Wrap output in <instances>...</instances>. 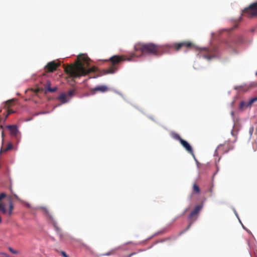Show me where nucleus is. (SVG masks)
<instances>
[{
    "label": "nucleus",
    "mask_w": 257,
    "mask_h": 257,
    "mask_svg": "<svg viewBox=\"0 0 257 257\" xmlns=\"http://www.w3.org/2000/svg\"><path fill=\"white\" fill-rule=\"evenodd\" d=\"M8 249L13 254H17L19 253V251L17 250H16L15 249H14L11 246H9L8 247Z\"/></svg>",
    "instance_id": "24"
},
{
    "label": "nucleus",
    "mask_w": 257,
    "mask_h": 257,
    "mask_svg": "<svg viewBox=\"0 0 257 257\" xmlns=\"http://www.w3.org/2000/svg\"><path fill=\"white\" fill-rule=\"evenodd\" d=\"M75 89H72V90H69L68 92V93L66 94L67 96L71 97L72 96H73L75 93Z\"/></svg>",
    "instance_id": "28"
},
{
    "label": "nucleus",
    "mask_w": 257,
    "mask_h": 257,
    "mask_svg": "<svg viewBox=\"0 0 257 257\" xmlns=\"http://www.w3.org/2000/svg\"><path fill=\"white\" fill-rule=\"evenodd\" d=\"M77 61L75 64H71L65 68V72L73 79L85 76L90 72H94L97 68L92 67L87 69L85 67V62L88 63L89 58L84 55H79Z\"/></svg>",
    "instance_id": "2"
},
{
    "label": "nucleus",
    "mask_w": 257,
    "mask_h": 257,
    "mask_svg": "<svg viewBox=\"0 0 257 257\" xmlns=\"http://www.w3.org/2000/svg\"><path fill=\"white\" fill-rule=\"evenodd\" d=\"M40 209H46L45 207H41Z\"/></svg>",
    "instance_id": "46"
},
{
    "label": "nucleus",
    "mask_w": 257,
    "mask_h": 257,
    "mask_svg": "<svg viewBox=\"0 0 257 257\" xmlns=\"http://www.w3.org/2000/svg\"><path fill=\"white\" fill-rule=\"evenodd\" d=\"M193 46V44L192 43L188 41H184L179 43H176L172 46V47L174 48L176 50L178 51L183 47L190 48L192 47Z\"/></svg>",
    "instance_id": "10"
},
{
    "label": "nucleus",
    "mask_w": 257,
    "mask_h": 257,
    "mask_svg": "<svg viewBox=\"0 0 257 257\" xmlns=\"http://www.w3.org/2000/svg\"><path fill=\"white\" fill-rule=\"evenodd\" d=\"M199 55L200 57H202L208 60H211L212 58H216L219 56V52L215 47H212L210 48H202L200 49Z\"/></svg>",
    "instance_id": "5"
},
{
    "label": "nucleus",
    "mask_w": 257,
    "mask_h": 257,
    "mask_svg": "<svg viewBox=\"0 0 257 257\" xmlns=\"http://www.w3.org/2000/svg\"><path fill=\"white\" fill-rule=\"evenodd\" d=\"M234 146L228 142H225L223 145L219 146L217 149V151L223 154L227 153L230 150H233Z\"/></svg>",
    "instance_id": "8"
},
{
    "label": "nucleus",
    "mask_w": 257,
    "mask_h": 257,
    "mask_svg": "<svg viewBox=\"0 0 257 257\" xmlns=\"http://www.w3.org/2000/svg\"><path fill=\"white\" fill-rule=\"evenodd\" d=\"M256 101H257V96L251 98L247 102H246L244 101H242L240 103L239 108L240 109H243L244 108H247V107L251 106L252 104Z\"/></svg>",
    "instance_id": "11"
},
{
    "label": "nucleus",
    "mask_w": 257,
    "mask_h": 257,
    "mask_svg": "<svg viewBox=\"0 0 257 257\" xmlns=\"http://www.w3.org/2000/svg\"><path fill=\"white\" fill-rule=\"evenodd\" d=\"M172 137L175 139V140H178L180 143L181 142V140H183L181 137L180 136H179V134H177V133H174L172 134Z\"/></svg>",
    "instance_id": "23"
},
{
    "label": "nucleus",
    "mask_w": 257,
    "mask_h": 257,
    "mask_svg": "<svg viewBox=\"0 0 257 257\" xmlns=\"http://www.w3.org/2000/svg\"><path fill=\"white\" fill-rule=\"evenodd\" d=\"M202 207V206L201 205H198V206H196L194 209H201Z\"/></svg>",
    "instance_id": "37"
},
{
    "label": "nucleus",
    "mask_w": 257,
    "mask_h": 257,
    "mask_svg": "<svg viewBox=\"0 0 257 257\" xmlns=\"http://www.w3.org/2000/svg\"><path fill=\"white\" fill-rule=\"evenodd\" d=\"M201 210H191V211L187 215V219L188 221L187 226L179 232L178 236L182 235L190 228L193 223L197 220Z\"/></svg>",
    "instance_id": "3"
},
{
    "label": "nucleus",
    "mask_w": 257,
    "mask_h": 257,
    "mask_svg": "<svg viewBox=\"0 0 257 257\" xmlns=\"http://www.w3.org/2000/svg\"><path fill=\"white\" fill-rule=\"evenodd\" d=\"M248 245L250 249H254L255 247L254 242H252L250 240L248 241Z\"/></svg>",
    "instance_id": "26"
},
{
    "label": "nucleus",
    "mask_w": 257,
    "mask_h": 257,
    "mask_svg": "<svg viewBox=\"0 0 257 257\" xmlns=\"http://www.w3.org/2000/svg\"><path fill=\"white\" fill-rule=\"evenodd\" d=\"M24 204H25L24 207H27V208H31L32 207L31 205L28 203L25 202Z\"/></svg>",
    "instance_id": "32"
},
{
    "label": "nucleus",
    "mask_w": 257,
    "mask_h": 257,
    "mask_svg": "<svg viewBox=\"0 0 257 257\" xmlns=\"http://www.w3.org/2000/svg\"><path fill=\"white\" fill-rule=\"evenodd\" d=\"M60 65V63L56 62L54 61L49 62L45 67V70L47 72H53L56 70Z\"/></svg>",
    "instance_id": "9"
},
{
    "label": "nucleus",
    "mask_w": 257,
    "mask_h": 257,
    "mask_svg": "<svg viewBox=\"0 0 257 257\" xmlns=\"http://www.w3.org/2000/svg\"><path fill=\"white\" fill-rule=\"evenodd\" d=\"M161 243V242H160V240H158L156 241L155 242H154V243L152 245H151L150 246H149V247L148 248V249H151V248H152V247H153V246L154 245H156V244H158V243Z\"/></svg>",
    "instance_id": "31"
},
{
    "label": "nucleus",
    "mask_w": 257,
    "mask_h": 257,
    "mask_svg": "<svg viewBox=\"0 0 257 257\" xmlns=\"http://www.w3.org/2000/svg\"><path fill=\"white\" fill-rule=\"evenodd\" d=\"M177 237L178 236H170V237H166L165 238H163V239H160V242L161 243H163V242H164L167 240H169L170 239H171L172 238H173L174 240H176L177 238Z\"/></svg>",
    "instance_id": "22"
},
{
    "label": "nucleus",
    "mask_w": 257,
    "mask_h": 257,
    "mask_svg": "<svg viewBox=\"0 0 257 257\" xmlns=\"http://www.w3.org/2000/svg\"><path fill=\"white\" fill-rule=\"evenodd\" d=\"M238 219V221H239V223H240L241 225H242V224H243L242 223V222H241V220H240V218H239V219Z\"/></svg>",
    "instance_id": "42"
},
{
    "label": "nucleus",
    "mask_w": 257,
    "mask_h": 257,
    "mask_svg": "<svg viewBox=\"0 0 257 257\" xmlns=\"http://www.w3.org/2000/svg\"><path fill=\"white\" fill-rule=\"evenodd\" d=\"M14 210H0L3 214L8 216H11L14 213Z\"/></svg>",
    "instance_id": "17"
},
{
    "label": "nucleus",
    "mask_w": 257,
    "mask_h": 257,
    "mask_svg": "<svg viewBox=\"0 0 257 257\" xmlns=\"http://www.w3.org/2000/svg\"><path fill=\"white\" fill-rule=\"evenodd\" d=\"M13 206L12 205H10L9 209H13Z\"/></svg>",
    "instance_id": "41"
},
{
    "label": "nucleus",
    "mask_w": 257,
    "mask_h": 257,
    "mask_svg": "<svg viewBox=\"0 0 257 257\" xmlns=\"http://www.w3.org/2000/svg\"><path fill=\"white\" fill-rule=\"evenodd\" d=\"M146 250V249H139V252H142V251H145Z\"/></svg>",
    "instance_id": "40"
},
{
    "label": "nucleus",
    "mask_w": 257,
    "mask_h": 257,
    "mask_svg": "<svg viewBox=\"0 0 257 257\" xmlns=\"http://www.w3.org/2000/svg\"><path fill=\"white\" fill-rule=\"evenodd\" d=\"M46 88L48 91L51 92H55L57 89V88L56 87L51 88L50 87V82L49 81L47 82Z\"/></svg>",
    "instance_id": "16"
},
{
    "label": "nucleus",
    "mask_w": 257,
    "mask_h": 257,
    "mask_svg": "<svg viewBox=\"0 0 257 257\" xmlns=\"http://www.w3.org/2000/svg\"><path fill=\"white\" fill-rule=\"evenodd\" d=\"M8 128L9 129L11 134L12 136L17 137L18 136V134H19V132L18 130V127L15 125H8Z\"/></svg>",
    "instance_id": "13"
},
{
    "label": "nucleus",
    "mask_w": 257,
    "mask_h": 257,
    "mask_svg": "<svg viewBox=\"0 0 257 257\" xmlns=\"http://www.w3.org/2000/svg\"><path fill=\"white\" fill-rule=\"evenodd\" d=\"M51 238H52V239L53 240H54V241L55 240V238H54V237H51Z\"/></svg>",
    "instance_id": "45"
},
{
    "label": "nucleus",
    "mask_w": 257,
    "mask_h": 257,
    "mask_svg": "<svg viewBox=\"0 0 257 257\" xmlns=\"http://www.w3.org/2000/svg\"><path fill=\"white\" fill-rule=\"evenodd\" d=\"M156 235H154V233L150 236V237H149L148 238H147L146 239H145L143 241H140L138 243H134L135 245H137V244H141V243H146L147 241H148L149 240H150V239H151L152 238H153L154 237L156 236Z\"/></svg>",
    "instance_id": "21"
},
{
    "label": "nucleus",
    "mask_w": 257,
    "mask_h": 257,
    "mask_svg": "<svg viewBox=\"0 0 257 257\" xmlns=\"http://www.w3.org/2000/svg\"><path fill=\"white\" fill-rule=\"evenodd\" d=\"M43 214L46 217L47 221L51 223L57 234L59 235L60 240H63V235L61 229L57 225V222L49 212V210H43Z\"/></svg>",
    "instance_id": "4"
},
{
    "label": "nucleus",
    "mask_w": 257,
    "mask_h": 257,
    "mask_svg": "<svg viewBox=\"0 0 257 257\" xmlns=\"http://www.w3.org/2000/svg\"><path fill=\"white\" fill-rule=\"evenodd\" d=\"M14 99L8 100L6 102V106L9 107L11 106Z\"/></svg>",
    "instance_id": "27"
},
{
    "label": "nucleus",
    "mask_w": 257,
    "mask_h": 257,
    "mask_svg": "<svg viewBox=\"0 0 257 257\" xmlns=\"http://www.w3.org/2000/svg\"><path fill=\"white\" fill-rule=\"evenodd\" d=\"M254 252L255 257H257V250H254Z\"/></svg>",
    "instance_id": "38"
},
{
    "label": "nucleus",
    "mask_w": 257,
    "mask_h": 257,
    "mask_svg": "<svg viewBox=\"0 0 257 257\" xmlns=\"http://www.w3.org/2000/svg\"><path fill=\"white\" fill-rule=\"evenodd\" d=\"M61 255L63 257H69V255L66 253V252L63 250L61 251Z\"/></svg>",
    "instance_id": "30"
},
{
    "label": "nucleus",
    "mask_w": 257,
    "mask_h": 257,
    "mask_svg": "<svg viewBox=\"0 0 257 257\" xmlns=\"http://www.w3.org/2000/svg\"><path fill=\"white\" fill-rule=\"evenodd\" d=\"M242 15L248 18L257 17V2L253 3L245 8L242 11Z\"/></svg>",
    "instance_id": "6"
},
{
    "label": "nucleus",
    "mask_w": 257,
    "mask_h": 257,
    "mask_svg": "<svg viewBox=\"0 0 257 257\" xmlns=\"http://www.w3.org/2000/svg\"><path fill=\"white\" fill-rule=\"evenodd\" d=\"M233 210V212L235 214V216H236V217L237 218V219H239V215L237 213V212H236V210Z\"/></svg>",
    "instance_id": "34"
},
{
    "label": "nucleus",
    "mask_w": 257,
    "mask_h": 257,
    "mask_svg": "<svg viewBox=\"0 0 257 257\" xmlns=\"http://www.w3.org/2000/svg\"><path fill=\"white\" fill-rule=\"evenodd\" d=\"M13 148V145L12 144L10 143L8 144L7 147L5 149L3 148H1L0 150V154H2L3 152H6L10 150H11Z\"/></svg>",
    "instance_id": "20"
},
{
    "label": "nucleus",
    "mask_w": 257,
    "mask_h": 257,
    "mask_svg": "<svg viewBox=\"0 0 257 257\" xmlns=\"http://www.w3.org/2000/svg\"><path fill=\"white\" fill-rule=\"evenodd\" d=\"M242 227L243 228V229H244L248 234L251 235L252 238L254 240L255 238H254V236L253 235V234H252L251 232L248 229H247L246 227H245L243 225V224H242Z\"/></svg>",
    "instance_id": "25"
},
{
    "label": "nucleus",
    "mask_w": 257,
    "mask_h": 257,
    "mask_svg": "<svg viewBox=\"0 0 257 257\" xmlns=\"http://www.w3.org/2000/svg\"><path fill=\"white\" fill-rule=\"evenodd\" d=\"M67 95L65 93H61L58 97L59 100H60L62 103H65L68 102L67 99Z\"/></svg>",
    "instance_id": "15"
},
{
    "label": "nucleus",
    "mask_w": 257,
    "mask_h": 257,
    "mask_svg": "<svg viewBox=\"0 0 257 257\" xmlns=\"http://www.w3.org/2000/svg\"><path fill=\"white\" fill-rule=\"evenodd\" d=\"M188 210H184V211L182 213H181L179 215L176 216V217H175L173 219L172 222L169 223V224H168L166 226L163 227L161 229H160V230H158V231L154 233V235H156L157 236V235H160V234H163L168 232L171 229V227H172V226L173 225V222L175 221L178 218H179L180 217H184L185 215L186 211H188Z\"/></svg>",
    "instance_id": "7"
},
{
    "label": "nucleus",
    "mask_w": 257,
    "mask_h": 257,
    "mask_svg": "<svg viewBox=\"0 0 257 257\" xmlns=\"http://www.w3.org/2000/svg\"><path fill=\"white\" fill-rule=\"evenodd\" d=\"M168 49L167 46L158 45L152 43H138L134 46L135 52L132 53L128 57L124 55H114L111 57L109 61L111 63L109 67L104 70L105 74H112L117 70V65L123 61H131L134 57H141L146 55L160 56Z\"/></svg>",
    "instance_id": "1"
},
{
    "label": "nucleus",
    "mask_w": 257,
    "mask_h": 257,
    "mask_svg": "<svg viewBox=\"0 0 257 257\" xmlns=\"http://www.w3.org/2000/svg\"><path fill=\"white\" fill-rule=\"evenodd\" d=\"M126 243H133V242L132 241H129L128 242H127Z\"/></svg>",
    "instance_id": "43"
},
{
    "label": "nucleus",
    "mask_w": 257,
    "mask_h": 257,
    "mask_svg": "<svg viewBox=\"0 0 257 257\" xmlns=\"http://www.w3.org/2000/svg\"><path fill=\"white\" fill-rule=\"evenodd\" d=\"M180 143L188 152H189V153L192 154L193 156H194L193 149H192L191 146L190 145V144L187 141H186L183 139V140H181Z\"/></svg>",
    "instance_id": "12"
},
{
    "label": "nucleus",
    "mask_w": 257,
    "mask_h": 257,
    "mask_svg": "<svg viewBox=\"0 0 257 257\" xmlns=\"http://www.w3.org/2000/svg\"><path fill=\"white\" fill-rule=\"evenodd\" d=\"M6 197V194L2 193L0 194V209H5V206L2 202V200Z\"/></svg>",
    "instance_id": "18"
},
{
    "label": "nucleus",
    "mask_w": 257,
    "mask_h": 257,
    "mask_svg": "<svg viewBox=\"0 0 257 257\" xmlns=\"http://www.w3.org/2000/svg\"><path fill=\"white\" fill-rule=\"evenodd\" d=\"M249 254H250V257H252L251 254V253H250V252H249Z\"/></svg>",
    "instance_id": "49"
},
{
    "label": "nucleus",
    "mask_w": 257,
    "mask_h": 257,
    "mask_svg": "<svg viewBox=\"0 0 257 257\" xmlns=\"http://www.w3.org/2000/svg\"><path fill=\"white\" fill-rule=\"evenodd\" d=\"M112 254V251H108V252H106V253L104 254V255L108 256Z\"/></svg>",
    "instance_id": "36"
},
{
    "label": "nucleus",
    "mask_w": 257,
    "mask_h": 257,
    "mask_svg": "<svg viewBox=\"0 0 257 257\" xmlns=\"http://www.w3.org/2000/svg\"><path fill=\"white\" fill-rule=\"evenodd\" d=\"M231 115H233V114H234V112H233V111H232V112H231Z\"/></svg>",
    "instance_id": "44"
},
{
    "label": "nucleus",
    "mask_w": 257,
    "mask_h": 257,
    "mask_svg": "<svg viewBox=\"0 0 257 257\" xmlns=\"http://www.w3.org/2000/svg\"><path fill=\"white\" fill-rule=\"evenodd\" d=\"M15 112V111L12 109H8L7 113L5 115V119H6L10 114L14 113Z\"/></svg>",
    "instance_id": "29"
},
{
    "label": "nucleus",
    "mask_w": 257,
    "mask_h": 257,
    "mask_svg": "<svg viewBox=\"0 0 257 257\" xmlns=\"http://www.w3.org/2000/svg\"><path fill=\"white\" fill-rule=\"evenodd\" d=\"M122 247H123V246H118V248H122Z\"/></svg>",
    "instance_id": "48"
},
{
    "label": "nucleus",
    "mask_w": 257,
    "mask_h": 257,
    "mask_svg": "<svg viewBox=\"0 0 257 257\" xmlns=\"http://www.w3.org/2000/svg\"><path fill=\"white\" fill-rule=\"evenodd\" d=\"M192 189L194 193L198 194L200 192L199 187L196 183L193 184Z\"/></svg>",
    "instance_id": "19"
},
{
    "label": "nucleus",
    "mask_w": 257,
    "mask_h": 257,
    "mask_svg": "<svg viewBox=\"0 0 257 257\" xmlns=\"http://www.w3.org/2000/svg\"><path fill=\"white\" fill-rule=\"evenodd\" d=\"M14 196L16 199H17L18 200H20L19 198L16 195L14 194Z\"/></svg>",
    "instance_id": "39"
},
{
    "label": "nucleus",
    "mask_w": 257,
    "mask_h": 257,
    "mask_svg": "<svg viewBox=\"0 0 257 257\" xmlns=\"http://www.w3.org/2000/svg\"><path fill=\"white\" fill-rule=\"evenodd\" d=\"M0 254L2 255H4L5 257L9 256V254L7 252H3V251L0 252Z\"/></svg>",
    "instance_id": "33"
},
{
    "label": "nucleus",
    "mask_w": 257,
    "mask_h": 257,
    "mask_svg": "<svg viewBox=\"0 0 257 257\" xmlns=\"http://www.w3.org/2000/svg\"><path fill=\"white\" fill-rule=\"evenodd\" d=\"M43 113H45V112H42L40 113V114H43Z\"/></svg>",
    "instance_id": "47"
},
{
    "label": "nucleus",
    "mask_w": 257,
    "mask_h": 257,
    "mask_svg": "<svg viewBox=\"0 0 257 257\" xmlns=\"http://www.w3.org/2000/svg\"><path fill=\"white\" fill-rule=\"evenodd\" d=\"M136 254V252H132L128 255H127L126 256V257H132L133 255Z\"/></svg>",
    "instance_id": "35"
},
{
    "label": "nucleus",
    "mask_w": 257,
    "mask_h": 257,
    "mask_svg": "<svg viewBox=\"0 0 257 257\" xmlns=\"http://www.w3.org/2000/svg\"><path fill=\"white\" fill-rule=\"evenodd\" d=\"M92 91L95 92L96 91H100L104 92L108 90V88L105 85H99L92 89Z\"/></svg>",
    "instance_id": "14"
}]
</instances>
